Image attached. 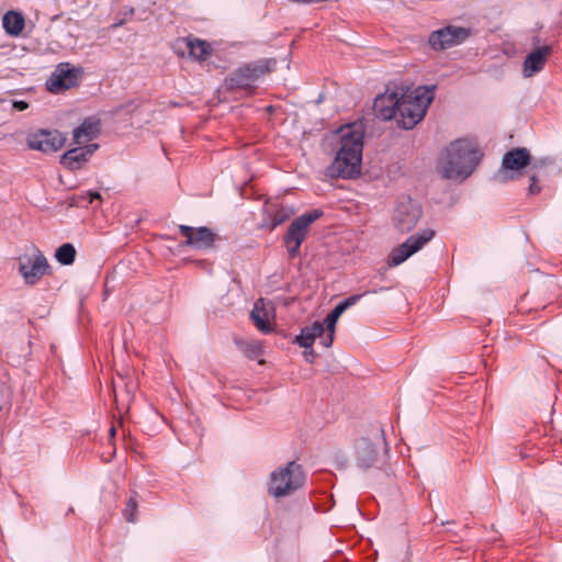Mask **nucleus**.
I'll return each mask as SVG.
<instances>
[{
    "mask_svg": "<svg viewBox=\"0 0 562 562\" xmlns=\"http://www.w3.org/2000/svg\"><path fill=\"white\" fill-rule=\"evenodd\" d=\"M530 180H531V183H530L529 189H528L529 194H531V195L538 194L541 191V188L537 184L536 176H531Z\"/></svg>",
    "mask_w": 562,
    "mask_h": 562,
    "instance_id": "29",
    "label": "nucleus"
},
{
    "mask_svg": "<svg viewBox=\"0 0 562 562\" xmlns=\"http://www.w3.org/2000/svg\"><path fill=\"white\" fill-rule=\"evenodd\" d=\"M480 158V151L474 140L459 138L451 142L441 151L437 161V170L445 179L463 181L474 171Z\"/></svg>",
    "mask_w": 562,
    "mask_h": 562,
    "instance_id": "2",
    "label": "nucleus"
},
{
    "mask_svg": "<svg viewBox=\"0 0 562 562\" xmlns=\"http://www.w3.org/2000/svg\"><path fill=\"white\" fill-rule=\"evenodd\" d=\"M173 47L178 55L188 56L196 60H205L211 54L210 44L199 38H179Z\"/></svg>",
    "mask_w": 562,
    "mask_h": 562,
    "instance_id": "17",
    "label": "nucleus"
},
{
    "mask_svg": "<svg viewBox=\"0 0 562 562\" xmlns=\"http://www.w3.org/2000/svg\"><path fill=\"white\" fill-rule=\"evenodd\" d=\"M473 34L470 27L448 25L434 31L429 36V44L434 49H447L464 43Z\"/></svg>",
    "mask_w": 562,
    "mask_h": 562,
    "instance_id": "9",
    "label": "nucleus"
},
{
    "mask_svg": "<svg viewBox=\"0 0 562 562\" xmlns=\"http://www.w3.org/2000/svg\"><path fill=\"white\" fill-rule=\"evenodd\" d=\"M303 357L306 361L308 362H313L316 358V353L315 351L313 350L312 347H310L308 349H305L304 352H303Z\"/></svg>",
    "mask_w": 562,
    "mask_h": 562,
    "instance_id": "30",
    "label": "nucleus"
},
{
    "mask_svg": "<svg viewBox=\"0 0 562 562\" xmlns=\"http://www.w3.org/2000/svg\"><path fill=\"white\" fill-rule=\"evenodd\" d=\"M364 134L362 120L344 124L327 134L326 142L335 154L326 170L328 177L355 179L360 176Z\"/></svg>",
    "mask_w": 562,
    "mask_h": 562,
    "instance_id": "1",
    "label": "nucleus"
},
{
    "mask_svg": "<svg viewBox=\"0 0 562 562\" xmlns=\"http://www.w3.org/2000/svg\"><path fill=\"white\" fill-rule=\"evenodd\" d=\"M326 99H325V95L323 93H319V95L317 97V99L315 100V103L316 104H321L323 102H325Z\"/></svg>",
    "mask_w": 562,
    "mask_h": 562,
    "instance_id": "32",
    "label": "nucleus"
},
{
    "mask_svg": "<svg viewBox=\"0 0 562 562\" xmlns=\"http://www.w3.org/2000/svg\"><path fill=\"white\" fill-rule=\"evenodd\" d=\"M180 233L186 237L183 245L195 249L212 248L215 241V234L207 227H192L189 225H179Z\"/></svg>",
    "mask_w": 562,
    "mask_h": 562,
    "instance_id": "16",
    "label": "nucleus"
},
{
    "mask_svg": "<svg viewBox=\"0 0 562 562\" xmlns=\"http://www.w3.org/2000/svg\"><path fill=\"white\" fill-rule=\"evenodd\" d=\"M101 133V120L95 116L85 119L81 124L72 131V143L78 146L90 145Z\"/></svg>",
    "mask_w": 562,
    "mask_h": 562,
    "instance_id": "19",
    "label": "nucleus"
},
{
    "mask_svg": "<svg viewBox=\"0 0 562 562\" xmlns=\"http://www.w3.org/2000/svg\"><path fill=\"white\" fill-rule=\"evenodd\" d=\"M305 482L302 467L295 461L278 467L271 474L268 484L269 495L281 498L301 488Z\"/></svg>",
    "mask_w": 562,
    "mask_h": 562,
    "instance_id": "4",
    "label": "nucleus"
},
{
    "mask_svg": "<svg viewBox=\"0 0 562 562\" xmlns=\"http://www.w3.org/2000/svg\"><path fill=\"white\" fill-rule=\"evenodd\" d=\"M387 450L384 430L378 426L372 430L370 437H362L356 442V464L362 470L376 467L383 460Z\"/></svg>",
    "mask_w": 562,
    "mask_h": 562,
    "instance_id": "5",
    "label": "nucleus"
},
{
    "mask_svg": "<svg viewBox=\"0 0 562 562\" xmlns=\"http://www.w3.org/2000/svg\"><path fill=\"white\" fill-rule=\"evenodd\" d=\"M552 53V47L549 45L541 46L532 50L525 59L524 63V74L526 77H531L536 72L540 71L547 58Z\"/></svg>",
    "mask_w": 562,
    "mask_h": 562,
    "instance_id": "23",
    "label": "nucleus"
},
{
    "mask_svg": "<svg viewBox=\"0 0 562 562\" xmlns=\"http://www.w3.org/2000/svg\"><path fill=\"white\" fill-rule=\"evenodd\" d=\"M530 154L527 148H513L502 159L501 170L494 176L497 182H506L515 178L514 172L521 170L530 164Z\"/></svg>",
    "mask_w": 562,
    "mask_h": 562,
    "instance_id": "11",
    "label": "nucleus"
},
{
    "mask_svg": "<svg viewBox=\"0 0 562 562\" xmlns=\"http://www.w3.org/2000/svg\"><path fill=\"white\" fill-rule=\"evenodd\" d=\"M65 142L66 137L56 130H40L27 137L30 148L43 153H55L64 146Z\"/></svg>",
    "mask_w": 562,
    "mask_h": 562,
    "instance_id": "15",
    "label": "nucleus"
},
{
    "mask_svg": "<svg viewBox=\"0 0 562 562\" xmlns=\"http://www.w3.org/2000/svg\"><path fill=\"white\" fill-rule=\"evenodd\" d=\"M435 93V85L411 87L404 82L391 83L374 98L373 105H430Z\"/></svg>",
    "mask_w": 562,
    "mask_h": 562,
    "instance_id": "3",
    "label": "nucleus"
},
{
    "mask_svg": "<svg viewBox=\"0 0 562 562\" xmlns=\"http://www.w3.org/2000/svg\"><path fill=\"white\" fill-rule=\"evenodd\" d=\"M81 69L71 67L68 63L59 64L46 81L47 90L53 93H60L79 85Z\"/></svg>",
    "mask_w": 562,
    "mask_h": 562,
    "instance_id": "12",
    "label": "nucleus"
},
{
    "mask_svg": "<svg viewBox=\"0 0 562 562\" xmlns=\"http://www.w3.org/2000/svg\"><path fill=\"white\" fill-rule=\"evenodd\" d=\"M427 108H380L379 115L395 121L404 130L413 128L426 115Z\"/></svg>",
    "mask_w": 562,
    "mask_h": 562,
    "instance_id": "14",
    "label": "nucleus"
},
{
    "mask_svg": "<svg viewBox=\"0 0 562 562\" xmlns=\"http://www.w3.org/2000/svg\"><path fill=\"white\" fill-rule=\"evenodd\" d=\"M76 248L72 244L66 243L56 249L55 258L63 266H69L74 263L76 259Z\"/></svg>",
    "mask_w": 562,
    "mask_h": 562,
    "instance_id": "26",
    "label": "nucleus"
},
{
    "mask_svg": "<svg viewBox=\"0 0 562 562\" xmlns=\"http://www.w3.org/2000/svg\"><path fill=\"white\" fill-rule=\"evenodd\" d=\"M98 148V144L80 145L76 148H71L61 156L60 162L71 171L78 170L90 159Z\"/></svg>",
    "mask_w": 562,
    "mask_h": 562,
    "instance_id": "20",
    "label": "nucleus"
},
{
    "mask_svg": "<svg viewBox=\"0 0 562 562\" xmlns=\"http://www.w3.org/2000/svg\"><path fill=\"white\" fill-rule=\"evenodd\" d=\"M12 105L21 106V105H29V104H27L26 102H24V101H14V102L12 103Z\"/></svg>",
    "mask_w": 562,
    "mask_h": 562,
    "instance_id": "33",
    "label": "nucleus"
},
{
    "mask_svg": "<svg viewBox=\"0 0 562 562\" xmlns=\"http://www.w3.org/2000/svg\"><path fill=\"white\" fill-rule=\"evenodd\" d=\"M422 217L420 206L411 198L398 201L394 211V225L401 233L411 232Z\"/></svg>",
    "mask_w": 562,
    "mask_h": 562,
    "instance_id": "13",
    "label": "nucleus"
},
{
    "mask_svg": "<svg viewBox=\"0 0 562 562\" xmlns=\"http://www.w3.org/2000/svg\"><path fill=\"white\" fill-rule=\"evenodd\" d=\"M363 294H353L347 297L346 300L338 303L334 310L326 316L324 321V326L327 330L326 337L323 338V346L328 348L333 345L334 341V335H335V328L337 321L341 316V314L349 307L353 306Z\"/></svg>",
    "mask_w": 562,
    "mask_h": 562,
    "instance_id": "18",
    "label": "nucleus"
},
{
    "mask_svg": "<svg viewBox=\"0 0 562 562\" xmlns=\"http://www.w3.org/2000/svg\"><path fill=\"white\" fill-rule=\"evenodd\" d=\"M327 330L323 323L314 322L311 326L302 328L301 334L295 337V342L304 349H308L313 346L316 338L326 337Z\"/></svg>",
    "mask_w": 562,
    "mask_h": 562,
    "instance_id": "24",
    "label": "nucleus"
},
{
    "mask_svg": "<svg viewBox=\"0 0 562 562\" xmlns=\"http://www.w3.org/2000/svg\"><path fill=\"white\" fill-rule=\"evenodd\" d=\"M323 215L318 209L296 217L284 236V245L291 258L299 255L300 247L306 238L310 226Z\"/></svg>",
    "mask_w": 562,
    "mask_h": 562,
    "instance_id": "7",
    "label": "nucleus"
},
{
    "mask_svg": "<svg viewBox=\"0 0 562 562\" xmlns=\"http://www.w3.org/2000/svg\"><path fill=\"white\" fill-rule=\"evenodd\" d=\"M240 349L244 350L249 358H256L262 352V344L259 340L245 341L239 345Z\"/></svg>",
    "mask_w": 562,
    "mask_h": 562,
    "instance_id": "27",
    "label": "nucleus"
},
{
    "mask_svg": "<svg viewBox=\"0 0 562 562\" xmlns=\"http://www.w3.org/2000/svg\"><path fill=\"white\" fill-rule=\"evenodd\" d=\"M83 198H87L88 203H92L94 200H100L101 195L99 192H87Z\"/></svg>",
    "mask_w": 562,
    "mask_h": 562,
    "instance_id": "31",
    "label": "nucleus"
},
{
    "mask_svg": "<svg viewBox=\"0 0 562 562\" xmlns=\"http://www.w3.org/2000/svg\"><path fill=\"white\" fill-rule=\"evenodd\" d=\"M295 210L290 205L282 204H268L265 210V218L262 226L268 227L271 231L274 229L278 225L288 221L292 215H294Z\"/></svg>",
    "mask_w": 562,
    "mask_h": 562,
    "instance_id": "21",
    "label": "nucleus"
},
{
    "mask_svg": "<svg viewBox=\"0 0 562 562\" xmlns=\"http://www.w3.org/2000/svg\"><path fill=\"white\" fill-rule=\"evenodd\" d=\"M110 434H111V436H114V434H115V428H114V427H112V428L110 429Z\"/></svg>",
    "mask_w": 562,
    "mask_h": 562,
    "instance_id": "34",
    "label": "nucleus"
},
{
    "mask_svg": "<svg viewBox=\"0 0 562 562\" xmlns=\"http://www.w3.org/2000/svg\"><path fill=\"white\" fill-rule=\"evenodd\" d=\"M25 25V20L22 13L16 11H8L2 19V26L4 31L11 36H19Z\"/></svg>",
    "mask_w": 562,
    "mask_h": 562,
    "instance_id": "25",
    "label": "nucleus"
},
{
    "mask_svg": "<svg viewBox=\"0 0 562 562\" xmlns=\"http://www.w3.org/2000/svg\"><path fill=\"white\" fill-rule=\"evenodd\" d=\"M136 513H137V503L136 501L131 497L128 503H127V506H126V509H125V518L127 521L130 522H135L136 520Z\"/></svg>",
    "mask_w": 562,
    "mask_h": 562,
    "instance_id": "28",
    "label": "nucleus"
},
{
    "mask_svg": "<svg viewBox=\"0 0 562 562\" xmlns=\"http://www.w3.org/2000/svg\"><path fill=\"white\" fill-rule=\"evenodd\" d=\"M276 65L277 60L274 58L259 59L246 64L225 79L223 88L225 90L250 89L257 80L272 71Z\"/></svg>",
    "mask_w": 562,
    "mask_h": 562,
    "instance_id": "6",
    "label": "nucleus"
},
{
    "mask_svg": "<svg viewBox=\"0 0 562 562\" xmlns=\"http://www.w3.org/2000/svg\"><path fill=\"white\" fill-rule=\"evenodd\" d=\"M435 236V231L427 228L408 237L403 244L394 248L389 258V266H398L411 256L420 250Z\"/></svg>",
    "mask_w": 562,
    "mask_h": 562,
    "instance_id": "8",
    "label": "nucleus"
},
{
    "mask_svg": "<svg viewBox=\"0 0 562 562\" xmlns=\"http://www.w3.org/2000/svg\"><path fill=\"white\" fill-rule=\"evenodd\" d=\"M273 317V311L271 307H267V303L263 299H259L250 313L256 327L263 334H270L273 331L271 318Z\"/></svg>",
    "mask_w": 562,
    "mask_h": 562,
    "instance_id": "22",
    "label": "nucleus"
},
{
    "mask_svg": "<svg viewBox=\"0 0 562 562\" xmlns=\"http://www.w3.org/2000/svg\"><path fill=\"white\" fill-rule=\"evenodd\" d=\"M46 257L36 248L19 259V271L25 283L35 284L48 270Z\"/></svg>",
    "mask_w": 562,
    "mask_h": 562,
    "instance_id": "10",
    "label": "nucleus"
}]
</instances>
